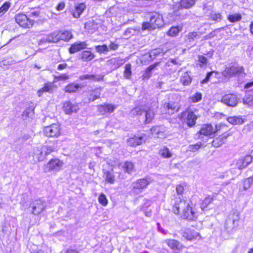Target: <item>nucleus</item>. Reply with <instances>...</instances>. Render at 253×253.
I'll list each match as a JSON object with an SVG mask.
<instances>
[{"instance_id":"10","label":"nucleus","mask_w":253,"mask_h":253,"mask_svg":"<svg viewBox=\"0 0 253 253\" xmlns=\"http://www.w3.org/2000/svg\"><path fill=\"white\" fill-rule=\"evenodd\" d=\"M43 133L45 136L48 137H57L60 135V126L58 124H52L50 126L44 127Z\"/></svg>"},{"instance_id":"47","label":"nucleus","mask_w":253,"mask_h":253,"mask_svg":"<svg viewBox=\"0 0 253 253\" xmlns=\"http://www.w3.org/2000/svg\"><path fill=\"white\" fill-rule=\"evenodd\" d=\"M160 154L165 158H169L171 157L172 154L169 150L166 147H164L159 151Z\"/></svg>"},{"instance_id":"27","label":"nucleus","mask_w":253,"mask_h":253,"mask_svg":"<svg viewBox=\"0 0 253 253\" xmlns=\"http://www.w3.org/2000/svg\"><path fill=\"white\" fill-rule=\"evenodd\" d=\"M55 88L56 87L53 84L49 83H46L43 87L38 90V95L39 96H41L44 92H47L50 93H53Z\"/></svg>"},{"instance_id":"40","label":"nucleus","mask_w":253,"mask_h":253,"mask_svg":"<svg viewBox=\"0 0 253 253\" xmlns=\"http://www.w3.org/2000/svg\"><path fill=\"white\" fill-rule=\"evenodd\" d=\"M104 178L107 182L110 184H113L115 181L113 172L109 171H106L104 172Z\"/></svg>"},{"instance_id":"9","label":"nucleus","mask_w":253,"mask_h":253,"mask_svg":"<svg viewBox=\"0 0 253 253\" xmlns=\"http://www.w3.org/2000/svg\"><path fill=\"white\" fill-rule=\"evenodd\" d=\"M63 164L58 159H51L44 166L43 170L45 172H57L61 169Z\"/></svg>"},{"instance_id":"64","label":"nucleus","mask_w":253,"mask_h":253,"mask_svg":"<svg viewBox=\"0 0 253 253\" xmlns=\"http://www.w3.org/2000/svg\"><path fill=\"white\" fill-rule=\"evenodd\" d=\"M184 188L181 185H178L176 186V191L178 195H182L183 194Z\"/></svg>"},{"instance_id":"26","label":"nucleus","mask_w":253,"mask_h":253,"mask_svg":"<svg viewBox=\"0 0 253 253\" xmlns=\"http://www.w3.org/2000/svg\"><path fill=\"white\" fill-rule=\"evenodd\" d=\"M98 111L102 114L104 115L107 113H112L114 111L115 107L114 106L109 104H104V105H99L97 106Z\"/></svg>"},{"instance_id":"28","label":"nucleus","mask_w":253,"mask_h":253,"mask_svg":"<svg viewBox=\"0 0 253 253\" xmlns=\"http://www.w3.org/2000/svg\"><path fill=\"white\" fill-rule=\"evenodd\" d=\"M152 135L155 137L162 138L164 136V128L161 126H156L151 129Z\"/></svg>"},{"instance_id":"8","label":"nucleus","mask_w":253,"mask_h":253,"mask_svg":"<svg viewBox=\"0 0 253 253\" xmlns=\"http://www.w3.org/2000/svg\"><path fill=\"white\" fill-rule=\"evenodd\" d=\"M15 20L21 27L29 28L34 23L35 21L23 13H18L15 16Z\"/></svg>"},{"instance_id":"17","label":"nucleus","mask_w":253,"mask_h":253,"mask_svg":"<svg viewBox=\"0 0 253 253\" xmlns=\"http://www.w3.org/2000/svg\"><path fill=\"white\" fill-rule=\"evenodd\" d=\"M182 236L185 239L189 241L196 239L200 236L198 232L194 230L186 228L181 231Z\"/></svg>"},{"instance_id":"60","label":"nucleus","mask_w":253,"mask_h":253,"mask_svg":"<svg viewBox=\"0 0 253 253\" xmlns=\"http://www.w3.org/2000/svg\"><path fill=\"white\" fill-rule=\"evenodd\" d=\"M213 73H214V72H208L207 74L206 78L201 82V83L202 84H206L208 82H209L210 78L211 77V76H212V75L213 74Z\"/></svg>"},{"instance_id":"34","label":"nucleus","mask_w":253,"mask_h":253,"mask_svg":"<svg viewBox=\"0 0 253 253\" xmlns=\"http://www.w3.org/2000/svg\"><path fill=\"white\" fill-rule=\"evenodd\" d=\"M243 103L249 107H253V95L247 94L242 99Z\"/></svg>"},{"instance_id":"49","label":"nucleus","mask_w":253,"mask_h":253,"mask_svg":"<svg viewBox=\"0 0 253 253\" xmlns=\"http://www.w3.org/2000/svg\"><path fill=\"white\" fill-rule=\"evenodd\" d=\"M227 19L232 23H235L241 20L242 16L240 14L229 15Z\"/></svg>"},{"instance_id":"18","label":"nucleus","mask_w":253,"mask_h":253,"mask_svg":"<svg viewBox=\"0 0 253 253\" xmlns=\"http://www.w3.org/2000/svg\"><path fill=\"white\" fill-rule=\"evenodd\" d=\"M197 119V116L192 111H188L187 115L183 119L184 122L189 127H192L195 125Z\"/></svg>"},{"instance_id":"42","label":"nucleus","mask_w":253,"mask_h":253,"mask_svg":"<svg viewBox=\"0 0 253 253\" xmlns=\"http://www.w3.org/2000/svg\"><path fill=\"white\" fill-rule=\"evenodd\" d=\"M95 49L96 52H98L100 54H106L109 52L108 45L105 44H104L102 45H95Z\"/></svg>"},{"instance_id":"61","label":"nucleus","mask_w":253,"mask_h":253,"mask_svg":"<svg viewBox=\"0 0 253 253\" xmlns=\"http://www.w3.org/2000/svg\"><path fill=\"white\" fill-rule=\"evenodd\" d=\"M225 127H226V125L223 124H221L219 125H216L215 127V129H213L214 134L220 130L223 129Z\"/></svg>"},{"instance_id":"30","label":"nucleus","mask_w":253,"mask_h":253,"mask_svg":"<svg viewBox=\"0 0 253 253\" xmlns=\"http://www.w3.org/2000/svg\"><path fill=\"white\" fill-rule=\"evenodd\" d=\"M86 8V6L84 3L78 4L75 7V11L73 12L72 14L74 17L79 18L80 15L84 10Z\"/></svg>"},{"instance_id":"2","label":"nucleus","mask_w":253,"mask_h":253,"mask_svg":"<svg viewBox=\"0 0 253 253\" xmlns=\"http://www.w3.org/2000/svg\"><path fill=\"white\" fill-rule=\"evenodd\" d=\"M164 25L163 18L162 15L157 12H153L150 15L149 22H143L142 26V30H154L162 27Z\"/></svg>"},{"instance_id":"20","label":"nucleus","mask_w":253,"mask_h":253,"mask_svg":"<svg viewBox=\"0 0 253 253\" xmlns=\"http://www.w3.org/2000/svg\"><path fill=\"white\" fill-rule=\"evenodd\" d=\"M197 37L200 38V35L196 32H189L186 35L185 38V42L187 46L191 47L194 46L195 44V40Z\"/></svg>"},{"instance_id":"51","label":"nucleus","mask_w":253,"mask_h":253,"mask_svg":"<svg viewBox=\"0 0 253 253\" xmlns=\"http://www.w3.org/2000/svg\"><path fill=\"white\" fill-rule=\"evenodd\" d=\"M164 107L168 110H171L170 112L169 111V113L173 114L175 111H177L176 107L174 103H166L164 104Z\"/></svg>"},{"instance_id":"3","label":"nucleus","mask_w":253,"mask_h":253,"mask_svg":"<svg viewBox=\"0 0 253 253\" xmlns=\"http://www.w3.org/2000/svg\"><path fill=\"white\" fill-rule=\"evenodd\" d=\"M73 37V35L71 31L64 30L54 32L48 35L43 40L48 42H56L60 40L67 42Z\"/></svg>"},{"instance_id":"33","label":"nucleus","mask_w":253,"mask_h":253,"mask_svg":"<svg viewBox=\"0 0 253 253\" xmlns=\"http://www.w3.org/2000/svg\"><path fill=\"white\" fill-rule=\"evenodd\" d=\"M34 107L33 106H29L27 107L25 111L23 112L22 116L24 119H26L27 118H31L32 119L34 115Z\"/></svg>"},{"instance_id":"54","label":"nucleus","mask_w":253,"mask_h":253,"mask_svg":"<svg viewBox=\"0 0 253 253\" xmlns=\"http://www.w3.org/2000/svg\"><path fill=\"white\" fill-rule=\"evenodd\" d=\"M163 52V49L161 48H156L153 50H152L150 53L149 56L151 58V59H153L155 58V57L159 55L160 53Z\"/></svg>"},{"instance_id":"53","label":"nucleus","mask_w":253,"mask_h":253,"mask_svg":"<svg viewBox=\"0 0 253 253\" xmlns=\"http://www.w3.org/2000/svg\"><path fill=\"white\" fill-rule=\"evenodd\" d=\"M131 66L130 64H126L125 65V69L124 71V77L126 79H129L131 75Z\"/></svg>"},{"instance_id":"35","label":"nucleus","mask_w":253,"mask_h":253,"mask_svg":"<svg viewBox=\"0 0 253 253\" xmlns=\"http://www.w3.org/2000/svg\"><path fill=\"white\" fill-rule=\"evenodd\" d=\"M143 112L144 110L142 107L138 106L130 111L129 115L131 117H134L137 116L141 115Z\"/></svg>"},{"instance_id":"37","label":"nucleus","mask_w":253,"mask_h":253,"mask_svg":"<svg viewBox=\"0 0 253 253\" xmlns=\"http://www.w3.org/2000/svg\"><path fill=\"white\" fill-rule=\"evenodd\" d=\"M192 81V78L190 77L187 72H185L183 75L181 76L180 82L184 85H189Z\"/></svg>"},{"instance_id":"62","label":"nucleus","mask_w":253,"mask_h":253,"mask_svg":"<svg viewBox=\"0 0 253 253\" xmlns=\"http://www.w3.org/2000/svg\"><path fill=\"white\" fill-rule=\"evenodd\" d=\"M56 79L59 81H64L69 79V76L66 74H62L56 77Z\"/></svg>"},{"instance_id":"25","label":"nucleus","mask_w":253,"mask_h":253,"mask_svg":"<svg viewBox=\"0 0 253 253\" xmlns=\"http://www.w3.org/2000/svg\"><path fill=\"white\" fill-rule=\"evenodd\" d=\"M104 75H83L79 77L80 80L83 81L85 80H89L93 81L99 82L100 81H102L104 79Z\"/></svg>"},{"instance_id":"7","label":"nucleus","mask_w":253,"mask_h":253,"mask_svg":"<svg viewBox=\"0 0 253 253\" xmlns=\"http://www.w3.org/2000/svg\"><path fill=\"white\" fill-rule=\"evenodd\" d=\"M46 207V204L44 201L41 199L32 200L29 208L32 209L31 213L34 215H38L43 211Z\"/></svg>"},{"instance_id":"46","label":"nucleus","mask_w":253,"mask_h":253,"mask_svg":"<svg viewBox=\"0 0 253 253\" xmlns=\"http://www.w3.org/2000/svg\"><path fill=\"white\" fill-rule=\"evenodd\" d=\"M212 201V198L211 197L206 198L201 204L200 208L203 211H206L208 206Z\"/></svg>"},{"instance_id":"13","label":"nucleus","mask_w":253,"mask_h":253,"mask_svg":"<svg viewBox=\"0 0 253 253\" xmlns=\"http://www.w3.org/2000/svg\"><path fill=\"white\" fill-rule=\"evenodd\" d=\"M244 72L243 67H226L222 72V75L225 77H232L236 75H240Z\"/></svg>"},{"instance_id":"11","label":"nucleus","mask_w":253,"mask_h":253,"mask_svg":"<svg viewBox=\"0 0 253 253\" xmlns=\"http://www.w3.org/2000/svg\"><path fill=\"white\" fill-rule=\"evenodd\" d=\"M150 183L149 178L139 179L132 183L133 191L137 194H139L147 187Z\"/></svg>"},{"instance_id":"48","label":"nucleus","mask_w":253,"mask_h":253,"mask_svg":"<svg viewBox=\"0 0 253 253\" xmlns=\"http://www.w3.org/2000/svg\"><path fill=\"white\" fill-rule=\"evenodd\" d=\"M202 147V144L200 142H198L195 144L190 145L188 147L187 151L195 152L198 150Z\"/></svg>"},{"instance_id":"57","label":"nucleus","mask_w":253,"mask_h":253,"mask_svg":"<svg viewBox=\"0 0 253 253\" xmlns=\"http://www.w3.org/2000/svg\"><path fill=\"white\" fill-rule=\"evenodd\" d=\"M136 30L133 28H127L125 32L124 35L126 37H130L132 35H134Z\"/></svg>"},{"instance_id":"43","label":"nucleus","mask_w":253,"mask_h":253,"mask_svg":"<svg viewBox=\"0 0 253 253\" xmlns=\"http://www.w3.org/2000/svg\"><path fill=\"white\" fill-rule=\"evenodd\" d=\"M252 161V157L250 155L247 156L242 162V165H239V163H238L237 164L238 165V167L239 169H242L248 166Z\"/></svg>"},{"instance_id":"63","label":"nucleus","mask_w":253,"mask_h":253,"mask_svg":"<svg viewBox=\"0 0 253 253\" xmlns=\"http://www.w3.org/2000/svg\"><path fill=\"white\" fill-rule=\"evenodd\" d=\"M65 6V4L64 2H59L56 6V9L58 11H61L64 9Z\"/></svg>"},{"instance_id":"56","label":"nucleus","mask_w":253,"mask_h":253,"mask_svg":"<svg viewBox=\"0 0 253 253\" xmlns=\"http://www.w3.org/2000/svg\"><path fill=\"white\" fill-rule=\"evenodd\" d=\"M119 44L116 42H111L110 44L108 45L109 52L111 50H116L119 47Z\"/></svg>"},{"instance_id":"45","label":"nucleus","mask_w":253,"mask_h":253,"mask_svg":"<svg viewBox=\"0 0 253 253\" xmlns=\"http://www.w3.org/2000/svg\"><path fill=\"white\" fill-rule=\"evenodd\" d=\"M202 94L200 92H196L192 96L189 97L188 100L190 102L196 103L199 102L202 100Z\"/></svg>"},{"instance_id":"36","label":"nucleus","mask_w":253,"mask_h":253,"mask_svg":"<svg viewBox=\"0 0 253 253\" xmlns=\"http://www.w3.org/2000/svg\"><path fill=\"white\" fill-rule=\"evenodd\" d=\"M145 119L144 122L145 124L150 123L154 119L155 116V113L153 110L149 109L147 111H144Z\"/></svg>"},{"instance_id":"29","label":"nucleus","mask_w":253,"mask_h":253,"mask_svg":"<svg viewBox=\"0 0 253 253\" xmlns=\"http://www.w3.org/2000/svg\"><path fill=\"white\" fill-rule=\"evenodd\" d=\"M200 133L207 136L213 134L214 130L211 124L203 126L200 130Z\"/></svg>"},{"instance_id":"44","label":"nucleus","mask_w":253,"mask_h":253,"mask_svg":"<svg viewBox=\"0 0 253 253\" xmlns=\"http://www.w3.org/2000/svg\"><path fill=\"white\" fill-rule=\"evenodd\" d=\"M253 183V177L252 176L244 179L243 182V188L244 190H248Z\"/></svg>"},{"instance_id":"39","label":"nucleus","mask_w":253,"mask_h":253,"mask_svg":"<svg viewBox=\"0 0 253 253\" xmlns=\"http://www.w3.org/2000/svg\"><path fill=\"white\" fill-rule=\"evenodd\" d=\"M124 170L129 174H131L134 169V165L131 162L126 161L123 166Z\"/></svg>"},{"instance_id":"23","label":"nucleus","mask_w":253,"mask_h":253,"mask_svg":"<svg viewBox=\"0 0 253 253\" xmlns=\"http://www.w3.org/2000/svg\"><path fill=\"white\" fill-rule=\"evenodd\" d=\"M181 216L183 219H187L192 221L196 220L197 218V215L196 212L190 206V210H186L183 212H181Z\"/></svg>"},{"instance_id":"6","label":"nucleus","mask_w":253,"mask_h":253,"mask_svg":"<svg viewBox=\"0 0 253 253\" xmlns=\"http://www.w3.org/2000/svg\"><path fill=\"white\" fill-rule=\"evenodd\" d=\"M190 201L186 198L180 199V198L176 200L174 205L173 207L172 210L175 214H181L185 210H190Z\"/></svg>"},{"instance_id":"15","label":"nucleus","mask_w":253,"mask_h":253,"mask_svg":"<svg viewBox=\"0 0 253 253\" xmlns=\"http://www.w3.org/2000/svg\"><path fill=\"white\" fill-rule=\"evenodd\" d=\"M146 139L145 134H143L140 136H136L129 138L127 140V144L130 146L135 147L141 145L143 142H144Z\"/></svg>"},{"instance_id":"32","label":"nucleus","mask_w":253,"mask_h":253,"mask_svg":"<svg viewBox=\"0 0 253 253\" xmlns=\"http://www.w3.org/2000/svg\"><path fill=\"white\" fill-rule=\"evenodd\" d=\"M227 120L230 124L233 125H242L244 123V120L240 116L229 117Z\"/></svg>"},{"instance_id":"1","label":"nucleus","mask_w":253,"mask_h":253,"mask_svg":"<svg viewBox=\"0 0 253 253\" xmlns=\"http://www.w3.org/2000/svg\"><path fill=\"white\" fill-rule=\"evenodd\" d=\"M239 219V212L237 210L231 211L224 224V228L228 233L232 234L236 231Z\"/></svg>"},{"instance_id":"19","label":"nucleus","mask_w":253,"mask_h":253,"mask_svg":"<svg viewBox=\"0 0 253 253\" xmlns=\"http://www.w3.org/2000/svg\"><path fill=\"white\" fill-rule=\"evenodd\" d=\"M231 135L232 133L228 131L223 133L218 137L215 138L213 140L212 142V146L215 147H218L221 146L223 143H224L225 140L228 138V137Z\"/></svg>"},{"instance_id":"52","label":"nucleus","mask_w":253,"mask_h":253,"mask_svg":"<svg viewBox=\"0 0 253 253\" xmlns=\"http://www.w3.org/2000/svg\"><path fill=\"white\" fill-rule=\"evenodd\" d=\"M180 30L178 27H172L168 31L167 34L171 37H174L177 35Z\"/></svg>"},{"instance_id":"14","label":"nucleus","mask_w":253,"mask_h":253,"mask_svg":"<svg viewBox=\"0 0 253 253\" xmlns=\"http://www.w3.org/2000/svg\"><path fill=\"white\" fill-rule=\"evenodd\" d=\"M122 59L120 58H112L107 61L105 63L106 69L109 70L107 73L117 69L122 64Z\"/></svg>"},{"instance_id":"41","label":"nucleus","mask_w":253,"mask_h":253,"mask_svg":"<svg viewBox=\"0 0 253 253\" xmlns=\"http://www.w3.org/2000/svg\"><path fill=\"white\" fill-rule=\"evenodd\" d=\"M155 67L156 65H151L146 68L142 75V78L143 80H148L150 78L152 75V71L155 68Z\"/></svg>"},{"instance_id":"22","label":"nucleus","mask_w":253,"mask_h":253,"mask_svg":"<svg viewBox=\"0 0 253 253\" xmlns=\"http://www.w3.org/2000/svg\"><path fill=\"white\" fill-rule=\"evenodd\" d=\"M95 55L93 53L89 50H85L82 51L79 54V59L84 62H89L93 59Z\"/></svg>"},{"instance_id":"12","label":"nucleus","mask_w":253,"mask_h":253,"mask_svg":"<svg viewBox=\"0 0 253 253\" xmlns=\"http://www.w3.org/2000/svg\"><path fill=\"white\" fill-rule=\"evenodd\" d=\"M221 102L229 107H235L238 103L239 98L234 94H225L222 97Z\"/></svg>"},{"instance_id":"58","label":"nucleus","mask_w":253,"mask_h":253,"mask_svg":"<svg viewBox=\"0 0 253 253\" xmlns=\"http://www.w3.org/2000/svg\"><path fill=\"white\" fill-rule=\"evenodd\" d=\"M211 18L214 21H220L222 19V16L220 13H212L211 14Z\"/></svg>"},{"instance_id":"16","label":"nucleus","mask_w":253,"mask_h":253,"mask_svg":"<svg viewBox=\"0 0 253 253\" xmlns=\"http://www.w3.org/2000/svg\"><path fill=\"white\" fill-rule=\"evenodd\" d=\"M88 44L86 42H78L72 44L69 48V52L71 54H74L78 51L87 48Z\"/></svg>"},{"instance_id":"38","label":"nucleus","mask_w":253,"mask_h":253,"mask_svg":"<svg viewBox=\"0 0 253 253\" xmlns=\"http://www.w3.org/2000/svg\"><path fill=\"white\" fill-rule=\"evenodd\" d=\"M81 86L79 84L72 83L67 85L65 88V91L67 92H74L79 88H81Z\"/></svg>"},{"instance_id":"55","label":"nucleus","mask_w":253,"mask_h":253,"mask_svg":"<svg viewBox=\"0 0 253 253\" xmlns=\"http://www.w3.org/2000/svg\"><path fill=\"white\" fill-rule=\"evenodd\" d=\"M99 203L103 206H106L108 204V200L105 194L102 193L98 197Z\"/></svg>"},{"instance_id":"5","label":"nucleus","mask_w":253,"mask_h":253,"mask_svg":"<svg viewBox=\"0 0 253 253\" xmlns=\"http://www.w3.org/2000/svg\"><path fill=\"white\" fill-rule=\"evenodd\" d=\"M54 148L50 146H42L34 149V158L38 162L43 161L46 156L53 152Z\"/></svg>"},{"instance_id":"24","label":"nucleus","mask_w":253,"mask_h":253,"mask_svg":"<svg viewBox=\"0 0 253 253\" xmlns=\"http://www.w3.org/2000/svg\"><path fill=\"white\" fill-rule=\"evenodd\" d=\"M63 108L67 114H71L73 112H76L79 109L77 105L73 104L70 101L65 102L63 104Z\"/></svg>"},{"instance_id":"50","label":"nucleus","mask_w":253,"mask_h":253,"mask_svg":"<svg viewBox=\"0 0 253 253\" xmlns=\"http://www.w3.org/2000/svg\"><path fill=\"white\" fill-rule=\"evenodd\" d=\"M11 3L9 2H5L0 7V16H2L9 9Z\"/></svg>"},{"instance_id":"59","label":"nucleus","mask_w":253,"mask_h":253,"mask_svg":"<svg viewBox=\"0 0 253 253\" xmlns=\"http://www.w3.org/2000/svg\"><path fill=\"white\" fill-rule=\"evenodd\" d=\"M198 61L203 65H207L208 62L207 58L203 55H199Z\"/></svg>"},{"instance_id":"4","label":"nucleus","mask_w":253,"mask_h":253,"mask_svg":"<svg viewBox=\"0 0 253 253\" xmlns=\"http://www.w3.org/2000/svg\"><path fill=\"white\" fill-rule=\"evenodd\" d=\"M103 89L102 87H98L94 89H89L84 92L83 101L84 103H89L97 99H99Z\"/></svg>"},{"instance_id":"31","label":"nucleus","mask_w":253,"mask_h":253,"mask_svg":"<svg viewBox=\"0 0 253 253\" xmlns=\"http://www.w3.org/2000/svg\"><path fill=\"white\" fill-rule=\"evenodd\" d=\"M168 246L172 250L179 249L180 243L179 241L174 239H167L165 241Z\"/></svg>"},{"instance_id":"21","label":"nucleus","mask_w":253,"mask_h":253,"mask_svg":"<svg viewBox=\"0 0 253 253\" xmlns=\"http://www.w3.org/2000/svg\"><path fill=\"white\" fill-rule=\"evenodd\" d=\"M196 1V0H180V2L175 5L174 8L176 10L190 8L195 5Z\"/></svg>"}]
</instances>
